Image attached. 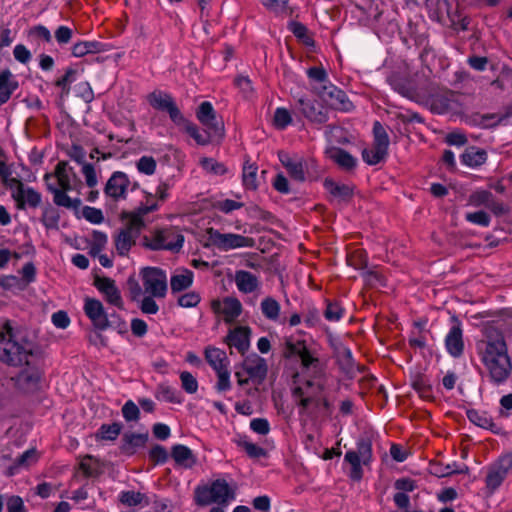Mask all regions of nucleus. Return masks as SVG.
Segmentation results:
<instances>
[{
	"mask_svg": "<svg viewBox=\"0 0 512 512\" xmlns=\"http://www.w3.org/2000/svg\"><path fill=\"white\" fill-rule=\"evenodd\" d=\"M284 354L287 359H299L302 370L310 376L303 385L293 389L298 404L304 409L314 405L329 412L332 404L324 394L327 384L326 361L316 349H310L302 340H288Z\"/></svg>",
	"mask_w": 512,
	"mask_h": 512,
	"instance_id": "obj_1",
	"label": "nucleus"
},
{
	"mask_svg": "<svg viewBox=\"0 0 512 512\" xmlns=\"http://www.w3.org/2000/svg\"><path fill=\"white\" fill-rule=\"evenodd\" d=\"M475 351L488 382L505 384L512 374V359L503 332L492 325L484 326L475 340Z\"/></svg>",
	"mask_w": 512,
	"mask_h": 512,
	"instance_id": "obj_2",
	"label": "nucleus"
},
{
	"mask_svg": "<svg viewBox=\"0 0 512 512\" xmlns=\"http://www.w3.org/2000/svg\"><path fill=\"white\" fill-rule=\"evenodd\" d=\"M33 341L7 319L0 321V362L11 367L33 365L37 349Z\"/></svg>",
	"mask_w": 512,
	"mask_h": 512,
	"instance_id": "obj_3",
	"label": "nucleus"
},
{
	"mask_svg": "<svg viewBox=\"0 0 512 512\" xmlns=\"http://www.w3.org/2000/svg\"><path fill=\"white\" fill-rule=\"evenodd\" d=\"M72 168H68V163L58 162L53 173H46L43 180L46 189L53 195V202L58 207H64L77 211L81 206L80 198H71L68 192L73 190L70 173Z\"/></svg>",
	"mask_w": 512,
	"mask_h": 512,
	"instance_id": "obj_4",
	"label": "nucleus"
},
{
	"mask_svg": "<svg viewBox=\"0 0 512 512\" xmlns=\"http://www.w3.org/2000/svg\"><path fill=\"white\" fill-rule=\"evenodd\" d=\"M183 242V235L175 233L171 229H157L142 238L143 247L152 251L178 252L182 248Z\"/></svg>",
	"mask_w": 512,
	"mask_h": 512,
	"instance_id": "obj_5",
	"label": "nucleus"
},
{
	"mask_svg": "<svg viewBox=\"0 0 512 512\" xmlns=\"http://www.w3.org/2000/svg\"><path fill=\"white\" fill-rule=\"evenodd\" d=\"M138 187V182H131L126 173L115 171L108 178L103 191L108 199L117 203L126 200L129 191H134Z\"/></svg>",
	"mask_w": 512,
	"mask_h": 512,
	"instance_id": "obj_6",
	"label": "nucleus"
},
{
	"mask_svg": "<svg viewBox=\"0 0 512 512\" xmlns=\"http://www.w3.org/2000/svg\"><path fill=\"white\" fill-rule=\"evenodd\" d=\"M140 275L145 291L153 297L164 298L167 293V275L158 267H144Z\"/></svg>",
	"mask_w": 512,
	"mask_h": 512,
	"instance_id": "obj_7",
	"label": "nucleus"
},
{
	"mask_svg": "<svg viewBox=\"0 0 512 512\" xmlns=\"http://www.w3.org/2000/svg\"><path fill=\"white\" fill-rule=\"evenodd\" d=\"M194 501L198 506L224 503V479L198 485L194 490Z\"/></svg>",
	"mask_w": 512,
	"mask_h": 512,
	"instance_id": "obj_8",
	"label": "nucleus"
},
{
	"mask_svg": "<svg viewBox=\"0 0 512 512\" xmlns=\"http://www.w3.org/2000/svg\"><path fill=\"white\" fill-rule=\"evenodd\" d=\"M511 473L512 453H507L500 456L498 460L489 467L485 479L486 487L492 492L495 491Z\"/></svg>",
	"mask_w": 512,
	"mask_h": 512,
	"instance_id": "obj_9",
	"label": "nucleus"
},
{
	"mask_svg": "<svg viewBox=\"0 0 512 512\" xmlns=\"http://www.w3.org/2000/svg\"><path fill=\"white\" fill-rule=\"evenodd\" d=\"M315 91L319 97L333 109L350 111L353 107L346 93L329 82L322 86L315 87Z\"/></svg>",
	"mask_w": 512,
	"mask_h": 512,
	"instance_id": "obj_10",
	"label": "nucleus"
},
{
	"mask_svg": "<svg viewBox=\"0 0 512 512\" xmlns=\"http://www.w3.org/2000/svg\"><path fill=\"white\" fill-rule=\"evenodd\" d=\"M315 91L319 97L333 109L350 111L353 107L346 93L329 82L322 86L315 87Z\"/></svg>",
	"mask_w": 512,
	"mask_h": 512,
	"instance_id": "obj_11",
	"label": "nucleus"
},
{
	"mask_svg": "<svg viewBox=\"0 0 512 512\" xmlns=\"http://www.w3.org/2000/svg\"><path fill=\"white\" fill-rule=\"evenodd\" d=\"M315 91L319 97L333 109L350 111L353 107L346 93L329 82L322 86L315 87Z\"/></svg>",
	"mask_w": 512,
	"mask_h": 512,
	"instance_id": "obj_12",
	"label": "nucleus"
},
{
	"mask_svg": "<svg viewBox=\"0 0 512 512\" xmlns=\"http://www.w3.org/2000/svg\"><path fill=\"white\" fill-rule=\"evenodd\" d=\"M147 101L154 109L167 112L174 123L180 124L181 121H184L183 114L170 94L161 90H154L148 94Z\"/></svg>",
	"mask_w": 512,
	"mask_h": 512,
	"instance_id": "obj_13",
	"label": "nucleus"
},
{
	"mask_svg": "<svg viewBox=\"0 0 512 512\" xmlns=\"http://www.w3.org/2000/svg\"><path fill=\"white\" fill-rule=\"evenodd\" d=\"M135 223H127L114 235V245L119 256L125 257L141 234Z\"/></svg>",
	"mask_w": 512,
	"mask_h": 512,
	"instance_id": "obj_14",
	"label": "nucleus"
},
{
	"mask_svg": "<svg viewBox=\"0 0 512 512\" xmlns=\"http://www.w3.org/2000/svg\"><path fill=\"white\" fill-rule=\"evenodd\" d=\"M83 309L97 330L104 331L107 329V312L100 300L89 297L85 298Z\"/></svg>",
	"mask_w": 512,
	"mask_h": 512,
	"instance_id": "obj_15",
	"label": "nucleus"
},
{
	"mask_svg": "<svg viewBox=\"0 0 512 512\" xmlns=\"http://www.w3.org/2000/svg\"><path fill=\"white\" fill-rule=\"evenodd\" d=\"M94 285L104 295L106 302L119 309L124 308L120 290L113 279L109 277H96Z\"/></svg>",
	"mask_w": 512,
	"mask_h": 512,
	"instance_id": "obj_16",
	"label": "nucleus"
},
{
	"mask_svg": "<svg viewBox=\"0 0 512 512\" xmlns=\"http://www.w3.org/2000/svg\"><path fill=\"white\" fill-rule=\"evenodd\" d=\"M278 157L281 164L286 168L291 178L299 182H303L305 180L307 162L303 159V157L298 155H290L284 151H280L278 153Z\"/></svg>",
	"mask_w": 512,
	"mask_h": 512,
	"instance_id": "obj_17",
	"label": "nucleus"
},
{
	"mask_svg": "<svg viewBox=\"0 0 512 512\" xmlns=\"http://www.w3.org/2000/svg\"><path fill=\"white\" fill-rule=\"evenodd\" d=\"M445 348L453 358H459L464 352L463 330L461 323L455 321L445 336Z\"/></svg>",
	"mask_w": 512,
	"mask_h": 512,
	"instance_id": "obj_18",
	"label": "nucleus"
},
{
	"mask_svg": "<svg viewBox=\"0 0 512 512\" xmlns=\"http://www.w3.org/2000/svg\"><path fill=\"white\" fill-rule=\"evenodd\" d=\"M243 370L247 374L248 379L255 383H260L267 374L266 360L257 354H252L244 360Z\"/></svg>",
	"mask_w": 512,
	"mask_h": 512,
	"instance_id": "obj_19",
	"label": "nucleus"
},
{
	"mask_svg": "<svg viewBox=\"0 0 512 512\" xmlns=\"http://www.w3.org/2000/svg\"><path fill=\"white\" fill-rule=\"evenodd\" d=\"M250 336L251 330L249 327L237 326L230 330L228 336H226V344L243 355L250 347Z\"/></svg>",
	"mask_w": 512,
	"mask_h": 512,
	"instance_id": "obj_20",
	"label": "nucleus"
},
{
	"mask_svg": "<svg viewBox=\"0 0 512 512\" xmlns=\"http://www.w3.org/2000/svg\"><path fill=\"white\" fill-rule=\"evenodd\" d=\"M219 348L208 346L205 348V359L208 364L216 371L218 381L216 389L221 392L224 390V356Z\"/></svg>",
	"mask_w": 512,
	"mask_h": 512,
	"instance_id": "obj_21",
	"label": "nucleus"
},
{
	"mask_svg": "<svg viewBox=\"0 0 512 512\" xmlns=\"http://www.w3.org/2000/svg\"><path fill=\"white\" fill-rule=\"evenodd\" d=\"M234 281L237 289L244 294L254 293L261 287V281L259 277L245 270L236 271L234 275Z\"/></svg>",
	"mask_w": 512,
	"mask_h": 512,
	"instance_id": "obj_22",
	"label": "nucleus"
},
{
	"mask_svg": "<svg viewBox=\"0 0 512 512\" xmlns=\"http://www.w3.org/2000/svg\"><path fill=\"white\" fill-rule=\"evenodd\" d=\"M324 188L330 194L332 201H336L338 203L348 201L353 195V186L336 182L332 179L324 180Z\"/></svg>",
	"mask_w": 512,
	"mask_h": 512,
	"instance_id": "obj_23",
	"label": "nucleus"
},
{
	"mask_svg": "<svg viewBox=\"0 0 512 512\" xmlns=\"http://www.w3.org/2000/svg\"><path fill=\"white\" fill-rule=\"evenodd\" d=\"M19 83L9 69L0 72V105L7 103L18 89Z\"/></svg>",
	"mask_w": 512,
	"mask_h": 512,
	"instance_id": "obj_24",
	"label": "nucleus"
},
{
	"mask_svg": "<svg viewBox=\"0 0 512 512\" xmlns=\"http://www.w3.org/2000/svg\"><path fill=\"white\" fill-rule=\"evenodd\" d=\"M13 200L16 202V207L24 210L26 207L35 209L42 203V194L35 190L33 187L25 186Z\"/></svg>",
	"mask_w": 512,
	"mask_h": 512,
	"instance_id": "obj_25",
	"label": "nucleus"
},
{
	"mask_svg": "<svg viewBox=\"0 0 512 512\" xmlns=\"http://www.w3.org/2000/svg\"><path fill=\"white\" fill-rule=\"evenodd\" d=\"M157 209L158 204L156 202H150L148 198L146 204L140 205L134 211L122 212V219L127 220V223H135L138 229L142 230L145 227L143 217Z\"/></svg>",
	"mask_w": 512,
	"mask_h": 512,
	"instance_id": "obj_26",
	"label": "nucleus"
},
{
	"mask_svg": "<svg viewBox=\"0 0 512 512\" xmlns=\"http://www.w3.org/2000/svg\"><path fill=\"white\" fill-rule=\"evenodd\" d=\"M148 441L147 433H125L122 437L120 450L126 455H134L136 451L144 447Z\"/></svg>",
	"mask_w": 512,
	"mask_h": 512,
	"instance_id": "obj_27",
	"label": "nucleus"
},
{
	"mask_svg": "<svg viewBox=\"0 0 512 512\" xmlns=\"http://www.w3.org/2000/svg\"><path fill=\"white\" fill-rule=\"evenodd\" d=\"M171 456L177 465L184 468H192L197 462L192 450L182 444H176L172 447Z\"/></svg>",
	"mask_w": 512,
	"mask_h": 512,
	"instance_id": "obj_28",
	"label": "nucleus"
},
{
	"mask_svg": "<svg viewBox=\"0 0 512 512\" xmlns=\"http://www.w3.org/2000/svg\"><path fill=\"white\" fill-rule=\"evenodd\" d=\"M196 117L205 128L213 132L217 131L216 115L210 102L204 101L199 105Z\"/></svg>",
	"mask_w": 512,
	"mask_h": 512,
	"instance_id": "obj_29",
	"label": "nucleus"
},
{
	"mask_svg": "<svg viewBox=\"0 0 512 512\" xmlns=\"http://www.w3.org/2000/svg\"><path fill=\"white\" fill-rule=\"evenodd\" d=\"M180 124L184 125L185 132L192 137L197 144L199 145H206L210 142L211 137L216 132H213L212 130H208L205 128L202 132L197 127L196 124H194L191 121H188L184 118V121H181Z\"/></svg>",
	"mask_w": 512,
	"mask_h": 512,
	"instance_id": "obj_30",
	"label": "nucleus"
},
{
	"mask_svg": "<svg viewBox=\"0 0 512 512\" xmlns=\"http://www.w3.org/2000/svg\"><path fill=\"white\" fill-rule=\"evenodd\" d=\"M327 155L332 161H334L343 169L349 170L356 166V159L347 151L341 148L332 147L327 150Z\"/></svg>",
	"mask_w": 512,
	"mask_h": 512,
	"instance_id": "obj_31",
	"label": "nucleus"
},
{
	"mask_svg": "<svg viewBox=\"0 0 512 512\" xmlns=\"http://www.w3.org/2000/svg\"><path fill=\"white\" fill-rule=\"evenodd\" d=\"M469 205L474 207L485 206L497 213L501 208L495 204L493 195L487 190H477L469 196Z\"/></svg>",
	"mask_w": 512,
	"mask_h": 512,
	"instance_id": "obj_32",
	"label": "nucleus"
},
{
	"mask_svg": "<svg viewBox=\"0 0 512 512\" xmlns=\"http://www.w3.org/2000/svg\"><path fill=\"white\" fill-rule=\"evenodd\" d=\"M59 211L47 202L42 208L41 223L46 229L57 230L59 228Z\"/></svg>",
	"mask_w": 512,
	"mask_h": 512,
	"instance_id": "obj_33",
	"label": "nucleus"
},
{
	"mask_svg": "<svg viewBox=\"0 0 512 512\" xmlns=\"http://www.w3.org/2000/svg\"><path fill=\"white\" fill-rule=\"evenodd\" d=\"M300 110L302 114L311 121L323 123L326 121V114L315 104L309 100H299Z\"/></svg>",
	"mask_w": 512,
	"mask_h": 512,
	"instance_id": "obj_34",
	"label": "nucleus"
},
{
	"mask_svg": "<svg viewBox=\"0 0 512 512\" xmlns=\"http://www.w3.org/2000/svg\"><path fill=\"white\" fill-rule=\"evenodd\" d=\"M260 308L266 319L272 322H277L279 320L281 306L276 299L272 297H265L260 303Z\"/></svg>",
	"mask_w": 512,
	"mask_h": 512,
	"instance_id": "obj_35",
	"label": "nucleus"
},
{
	"mask_svg": "<svg viewBox=\"0 0 512 512\" xmlns=\"http://www.w3.org/2000/svg\"><path fill=\"white\" fill-rule=\"evenodd\" d=\"M487 154L482 149L471 147L462 155L463 163L468 167H478L485 163Z\"/></svg>",
	"mask_w": 512,
	"mask_h": 512,
	"instance_id": "obj_36",
	"label": "nucleus"
},
{
	"mask_svg": "<svg viewBox=\"0 0 512 512\" xmlns=\"http://www.w3.org/2000/svg\"><path fill=\"white\" fill-rule=\"evenodd\" d=\"M193 282V272L190 270H184L180 274L173 275L170 280V286L172 292H180L191 286Z\"/></svg>",
	"mask_w": 512,
	"mask_h": 512,
	"instance_id": "obj_37",
	"label": "nucleus"
},
{
	"mask_svg": "<svg viewBox=\"0 0 512 512\" xmlns=\"http://www.w3.org/2000/svg\"><path fill=\"white\" fill-rule=\"evenodd\" d=\"M123 425L119 422L102 424L97 431L96 437L101 440H116L121 433Z\"/></svg>",
	"mask_w": 512,
	"mask_h": 512,
	"instance_id": "obj_38",
	"label": "nucleus"
},
{
	"mask_svg": "<svg viewBox=\"0 0 512 512\" xmlns=\"http://www.w3.org/2000/svg\"><path fill=\"white\" fill-rule=\"evenodd\" d=\"M373 136H374L373 146L378 147V150L384 149V150L388 151L389 144H390L389 136H388L385 128L379 121L374 122Z\"/></svg>",
	"mask_w": 512,
	"mask_h": 512,
	"instance_id": "obj_39",
	"label": "nucleus"
},
{
	"mask_svg": "<svg viewBox=\"0 0 512 512\" xmlns=\"http://www.w3.org/2000/svg\"><path fill=\"white\" fill-rule=\"evenodd\" d=\"M28 368L22 370L18 377V383L25 385L27 388L36 386L40 380V372L38 369L33 368L32 365L27 366Z\"/></svg>",
	"mask_w": 512,
	"mask_h": 512,
	"instance_id": "obj_40",
	"label": "nucleus"
},
{
	"mask_svg": "<svg viewBox=\"0 0 512 512\" xmlns=\"http://www.w3.org/2000/svg\"><path fill=\"white\" fill-rule=\"evenodd\" d=\"M155 397L158 400H162L169 403H181V399L178 396L176 389L167 385V384H159L155 391Z\"/></svg>",
	"mask_w": 512,
	"mask_h": 512,
	"instance_id": "obj_41",
	"label": "nucleus"
},
{
	"mask_svg": "<svg viewBox=\"0 0 512 512\" xmlns=\"http://www.w3.org/2000/svg\"><path fill=\"white\" fill-rule=\"evenodd\" d=\"M255 245V241L253 238L226 233V249H236V248H251Z\"/></svg>",
	"mask_w": 512,
	"mask_h": 512,
	"instance_id": "obj_42",
	"label": "nucleus"
},
{
	"mask_svg": "<svg viewBox=\"0 0 512 512\" xmlns=\"http://www.w3.org/2000/svg\"><path fill=\"white\" fill-rule=\"evenodd\" d=\"M293 121L291 112L284 108L278 107L274 111L273 125L278 130H285Z\"/></svg>",
	"mask_w": 512,
	"mask_h": 512,
	"instance_id": "obj_43",
	"label": "nucleus"
},
{
	"mask_svg": "<svg viewBox=\"0 0 512 512\" xmlns=\"http://www.w3.org/2000/svg\"><path fill=\"white\" fill-rule=\"evenodd\" d=\"M257 171L258 168L255 164H244L242 178L243 184L247 189L255 190L258 187Z\"/></svg>",
	"mask_w": 512,
	"mask_h": 512,
	"instance_id": "obj_44",
	"label": "nucleus"
},
{
	"mask_svg": "<svg viewBox=\"0 0 512 512\" xmlns=\"http://www.w3.org/2000/svg\"><path fill=\"white\" fill-rule=\"evenodd\" d=\"M345 461H347L351 465V478L355 480H360L362 477V467L359 454L356 451H348L345 454Z\"/></svg>",
	"mask_w": 512,
	"mask_h": 512,
	"instance_id": "obj_45",
	"label": "nucleus"
},
{
	"mask_svg": "<svg viewBox=\"0 0 512 512\" xmlns=\"http://www.w3.org/2000/svg\"><path fill=\"white\" fill-rule=\"evenodd\" d=\"M388 154V151L382 149L378 150V147L372 146L371 148H365L362 151L363 160L369 165H376L380 163Z\"/></svg>",
	"mask_w": 512,
	"mask_h": 512,
	"instance_id": "obj_46",
	"label": "nucleus"
},
{
	"mask_svg": "<svg viewBox=\"0 0 512 512\" xmlns=\"http://www.w3.org/2000/svg\"><path fill=\"white\" fill-rule=\"evenodd\" d=\"M119 499L122 504L129 507L140 505L144 501L146 504L148 503L145 494L135 491H123Z\"/></svg>",
	"mask_w": 512,
	"mask_h": 512,
	"instance_id": "obj_47",
	"label": "nucleus"
},
{
	"mask_svg": "<svg viewBox=\"0 0 512 512\" xmlns=\"http://www.w3.org/2000/svg\"><path fill=\"white\" fill-rule=\"evenodd\" d=\"M467 417L470 422L481 428L489 429L493 425L491 417L474 409L467 411Z\"/></svg>",
	"mask_w": 512,
	"mask_h": 512,
	"instance_id": "obj_48",
	"label": "nucleus"
},
{
	"mask_svg": "<svg viewBox=\"0 0 512 512\" xmlns=\"http://www.w3.org/2000/svg\"><path fill=\"white\" fill-rule=\"evenodd\" d=\"M181 386L183 390L189 394H194L198 390L197 379L188 371L180 373Z\"/></svg>",
	"mask_w": 512,
	"mask_h": 512,
	"instance_id": "obj_49",
	"label": "nucleus"
},
{
	"mask_svg": "<svg viewBox=\"0 0 512 512\" xmlns=\"http://www.w3.org/2000/svg\"><path fill=\"white\" fill-rule=\"evenodd\" d=\"M122 416L127 422H136L140 417V410L138 406L132 401L128 400L121 409Z\"/></svg>",
	"mask_w": 512,
	"mask_h": 512,
	"instance_id": "obj_50",
	"label": "nucleus"
},
{
	"mask_svg": "<svg viewBox=\"0 0 512 512\" xmlns=\"http://www.w3.org/2000/svg\"><path fill=\"white\" fill-rule=\"evenodd\" d=\"M242 312V304L236 298H226V322L237 318Z\"/></svg>",
	"mask_w": 512,
	"mask_h": 512,
	"instance_id": "obj_51",
	"label": "nucleus"
},
{
	"mask_svg": "<svg viewBox=\"0 0 512 512\" xmlns=\"http://www.w3.org/2000/svg\"><path fill=\"white\" fill-rule=\"evenodd\" d=\"M38 460V453L36 449H28L15 459L14 464L17 467H29L36 463Z\"/></svg>",
	"mask_w": 512,
	"mask_h": 512,
	"instance_id": "obj_52",
	"label": "nucleus"
},
{
	"mask_svg": "<svg viewBox=\"0 0 512 512\" xmlns=\"http://www.w3.org/2000/svg\"><path fill=\"white\" fill-rule=\"evenodd\" d=\"M77 71L73 68H68L65 74L57 79L55 85L62 89V92L68 94L70 91V84L76 80L75 75Z\"/></svg>",
	"mask_w": 512,
	"mask_h": 512,
	"instance_id": "obj_53",
	"label": "nucleus"
},
{
	"mask_svg": "<svg viewBox=\"0 0 512 512\" xmlns=\"http://www.w3.org/2000/svg\"><path fill=\"white\" fill-rule=\"evenodd\" d=\"M0 287L4 290H24L25 285H23L20 278L15 275H5L0 277Z\"/></svg>",
	"mask_w": 512,
	"mask_h": 512,
	"instance_id": "obj_54",
	"label": "nucleus"
},
{
	"mask_svg": "<svg viewBox=\"0 0 512 512\" xmlns=\"http://www.w3.org/2000/svg\"><path fill=\"white\" fill-rule=\"evenodd\" d=\"M136 167L140 173L152 175L156 170V161L152 156H142L136 162Z\"/></svg>",
	"mask_w": 512,
	"mask_h": 512,
	"instance_id": "obj_55",
	"label": "nucleus"
},
{
	"mask_svg": "<svg viewBox=\"0 0 512 512\" xmlns=\"http://www.w3.org/2000/svg\"><path fill=\"white\" fill-rule=\"evenodd\" d=\"M2 184L9 190H11L12 199L16 198V196H20L19 193L26 186L21 180L14 178L12 176H7V178L1 179Z\"/></svg>",
	"mask_w": 512,
	"mask_h": 512,
	"instance_id": "obj_56",
	"label": "nucleus"
},
{
	"mask_svg": "<svg viewBox=\"0 0 512 512\" xmlns=\"http://www.w3.org/2000/svg\"><path fill=\"white\" fill-rule=\"evenodd\" d=\"M465 218L468 222L482 227H488L491 221L490 216L484 211L467 213Z\"/></svg>",
	"mask_w": 512,
	"mask_h": 512,
	"instance_id": "obj_57",
	"label": "nucleus"
},
{
	"mask_svg": "<svg viewBox=\"0 0 512 512\" xmlns=\"http://www.w3.org/2000/svg\"><path fill=\"white\" fill-rule=\"evenodd\" d=\"M413 388L421 398L428 399L432 396L431 386L423 377H419L413 381Z\"/></svg>",
	"mask_w": 512,
	"mask_h": 512,
	"instance_id": "obj_58",
	"label": "nucleus"
},
{
	"mask_svg": "<svg viewBox=\"0 0 512 512\" xmlns=\"http://www.w3.org/2000/svg\"><path fill=\"white\" fill-rule=\"evenodd\" d=\"M168 452L161 445H154L149 451V458L155 464H164L168 460Z\"/></svg>",
	"mask_w": 512,
	"mask_h": 512,
	"instance_id": "obj_59",
	"label": "nucleus"
},
{
	"mask_svg": "<svg viewBox=\"0 0 512 512\" xmlns=\"http://www.w3.org/2000/svg\"><path fill=\"white\" fill-rule=\"evenodd\" d=\"M21 278L23 285H25V288L36 279V268L35 265L32 262L26 263L21 271Z\"/></svg>",
	"mask_w": 512,
	"mask_h": 512,
	"instance_id": "obj_60",
	"label": "nucleus"
},
{
	"mask_svg": "<svg viewBox=\"0 0 512 512\" xmlns=\"http://www.w3.org/2000/svg\"><path fill=\"white\" fill-rule=\"evenodd\" d=\"M250 429L259 435H267L271 428L266 418H254L250 421Z\"/></svg>",
	"mask_w": 512,
	"mask_h": 512,
	"instance_id": "obj_61",
	"label": "nucleus"
},
{
	"mask_svg": "<svg viewBox=\"0 0 512 512\" xmlns=\"http://www.w3.org/2000/svg\"><path fill=\"white\" fill-rule=\"evenodd\" d=\"M241 446L243 447L245 452L252 458H260L265 456L266 454L265 450L262 447L247 439L241 441Z\"/></svg>",
	"mask_w": 512,
	"mask_h": 512,
	"instance_id": "obj_62",
	"label": "nucleus"
},
{
	"mask_svg": "<svg viewBox=\"0 0 512 512\" xmlns=\"http://www.w3.org/2000/svg\"><path fill=\"white\" fill-rule=\"evenodd\" d=\"M82 174L85 178L86 185L89 188H93L97 185L98 179H97L95 168L92 164L84 163L82 166Z\"/></svg>",
	"mask_w": 512,
	"mask_h": 512,
	"instance_id": "obj_63",
	"label": "nucleus"
},
{
	"mask_svg": "<svg viewBox=\"0 0 512 512\" xmlns=\"http://www.w3.org/2000/svg\"><path fill=\"white\" fill-rule=\"evenodd\" d=\"M324 316L328 321H339L343 316V309L338 303H328Z\"/></svg>",
	"mask_w": 512,
	"mask_h": 512,
	"instance_id": "obj_64",
	"label": "nucleus"
}]
</instances>
